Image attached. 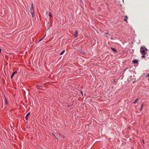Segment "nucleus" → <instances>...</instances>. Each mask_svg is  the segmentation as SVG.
Here are the masks:
<instances>
[{"mask_svg":"<svg viewBox=\"0 0 149 149\" xmlns=\"http://www.w3.org/2000/svg\"><path fill=\"white\" fill-rule=\"evenodd\" d=\"M147 51L148 49L146 47L143 46H141V47L140 51L142 54H146L147 53L146 52H147Z\"/></svg>","mask_w":149,"mask_h":149,"instance_id":"f257e3e1","label":"nucleus"},{"mask_svg":"<svg viewBox=\"0 0 149 149\" xmlns=\"http://www.w3.org/2000/svg\"><path fill=\"white\" fill-rule=\"evenodd\" d=\"M113 81H114V82H115V83H116V79H114L113 80Z\"/></svg>","mask_w":149,"mask_h":149,"instance_id":"aec40b11","label":"nucleus"},{"mask_svg":"<svg viewBox=\"0 0 149 149\" xmlns=\"http://www.w3.org/2000/svg\"><path fill=\"white\" fill-rule=\"evenodd\" d=\"M73 36H74V38H76L77 37V36H78V31L77 30H76L75 31V32L73 35Z\"/></svg>","mask_w":149,"mask_h":149,"instance_id":"f03ea898","label":"nucleus"},{"mask_svg":"<svg viewBox=\"0 0 149 149\" xmlns=\"http://www.w3.org/2000/svg\"><path fill=\"white\" fill-rule=\"evenodd\" d=\"M65 52V50H63L59 54V55H63L64 53V52Z\"/></svg>","mask_w":149,"mask_h":149,"instance_id":"1a4fd4ad","label":"nucleus"},{"mask_svg":"<svg viewBox=\"0 0 149 149\" xmlns=\"http://www.w3.org/2000/svg\"><path fill=\"white\" fill-rule=\"evenodd\" d=\"M145 57V56L144 55H143L142 56H141V58H144Z\"/></svg>","mask_w":149,"mask_h":149,"instance_id":"a211bd4d","label":"nucleus"},{"mask_svg":"<svg viewBox=\"0 0 149 149\" xmlns=\"http://www.w3.org/2000/svg\"><path fill=\"white\" fill-rule=\"evenodd\" d=\"M123 2L124 1V0H123Z\"/></svg>","mask_w":149,"mask_h":149,"instance_id":"cd10ccee","label":"nucleus"},{"mask_svg":"<svg viewBox=\"0 0 149 149\" xmlns=\"http://www.w3.org/2000/svg\"><path fill=\"white\" fill-rule=\"evenodd\" d=\"M143 143H144V141H143Z\"/></svg>","mask_w":149,"mask_h":149,"instance_id":"bb28decb","label":"nucleus"},{"mask_svg":"<svg viewBox=\"0 0 149 149\" xmlns=\"http://www.w3.org/2000/svg\"><path fill=\"white\" fill-rule=\"evenodd\" d=\"M46 35H45L44 37L43 38H41V39H40L38 41V42H40L43 39V38H45V37Z\"/></svg>","mask_w":149,"mask_h":149,"instance_id":"2eb2a0df","label":"nucleus"},{"mask_svg":"<svg viewBox=\"0 0 149 149\" xmlns=\"http://www.w3.org/2000/svg\"><path fill=\"white\" fill-rule=\"evenodd\" d=\"M81 93L82 94V95L83 94V92H82L81 91Z\"/></svg>","mask_w":149,"mask_h":149,"instance_id":"393cba45","label":"nucleus"},{"mask_svg":"<svg viewBox=\"0 0 149 149\" xmlns=\"http://www.w3.org/2000/svg\"><path fill=\"white\" fill-rule=\"evenodd\" d=\"M143 104H142L141 106V108H140V109L139 110L140 111H141L142 110V108H143Z\"/></svg>","mask_w":149,"mask_h":149,"instance_id":"f8f14e48","label":"nucleus"},{"mask_svg":"<svg viewBox=\"0 0 149 149\" xmlns=\"http://www.w3.org/2000/svg\"><path fill=\"white\" fill-rule=\"evenodd\" d=\"M111 49L113 50L114 52L115 53H117V50L115 48H114L112 47H111L110 48Z\"/></svg>","mask_w":149,"mask_h":149,"instance_id":"7ed1b4c3","label":"nucleus"},{"mask_svg":"<svg viewBox=\"0 0 149 149\" xmlns=\"http://www.w3.org/2000/svg\"><path fill=\"white\" fill-rule=\"evenodd\" d=\"M133 62L134 64H137L138 63V61L136 59H135L133 60Z\"/></svg>","mask_w":149,"mask_h":149,"instance_id":"0eeeda50","label":"nucleus"},{"mask_svg":"<svg viewBox=\"0 0 149 149\" xmlns=\"http://www.w3.org/2000/svg\"><path fill=\"white\" fill-rule=\"evenodd\" d=\"M49 16L50 17H52V14L51 13H49Z\"/></svg>","mask_w":149,"mask_h":149,"instance_id":"f3484780","label":"nucleus"},{"mask_svg":"<svg viewBox=\"0 0 149 149\" xmlns=\"http://www.w3.org/2000/svg\"><path fill=\"white\" fill-rule=\"evenodd\" d=\"M31 11V15H32V16L33 17V15H34V11L33 10V11Z\"/></svg>","mask_w":149,"mask_h":149,"instance_id":"ddd939ff","label":"nucleus"},{"mask_svg":"<svg viewBox=\"0 0 149 149\" xmlns=\"http://www.w3.org/2000/svg\"><path fill=\"white\" fill-rule=\"evenodd\" d=\"M60 135L63 138H64L65 136L64 135L62 134H60Z\"/></svg>","mask_w":149,"mask_h":149,"instance_id":"6ab92c4d","label":"nucleus"},{"mask_svg":"<svg viewBox=\"0 0 149 149\" xmlns=\"http://www.w3.org/2000/svg\"><path fill=\"white\" fill-rule=\"evenodd\" d=\"M17 73V71H15V72H13L12 73V74L11 76V77H10V79H12L13 78V77L14 74H15L16 73Z\"/></svg>","mask_w":149,"mask_h":149,"instance_id":"20e7f679","label":"nucleus"},{"mask_svg":"<svg viewBox=\"0 0 149 149\" xmlns=\"http://www.w3.org/2000/svg\"><path fill=\"white\" fill-rule=\"evenodd\" d=\"M139 99V98H137L135 101L133 102L134 104H135L137 102V101Z\"/></svg>","mask_w":149,"mask_h":149,"instance_id":"9d476101","label":"nucleus"},{"mask_svg":"<svg viewBox=\"0 0 149 149\" xmlns=\"http://www.w3.org/2000/svg\"><path fill=\"white\" fill-rule=\"evenodd\" d=\"M4 96L5 97V104H8V103L7 102V99L6 97H5V95H4Z\"/></svg>","mask_w":149,"mask_h":149,"instance_id":"6e6552de","label":"nucleus"},{"mask_svg":"<svg viewBox=\"0 0 149 149\" xmlns=\"http://www.w3.org/2000/svg\"><path fill=\"white\" fill-rule=\"evenodd\" d=\"M47 24H48V26H47V29H48L49 28V22H48L47 23Z\"/></svg>","mask_w":149,"mask_h":149,"instance_id":"dca6fc26","label":"nucleus"},{"mask_svg":"<svg viewBox=\"0 0 149 149\" xmlns=\"http://www.w3.org/2000/svg\"><path fill=\"white\" fill-rule=\"evenodd\" d=\"M78 52H79L83 54H85V53L83 50L81 49L78 50Z\"/></svg>","mask_w":149,"mask_h":149,"instance_id":"39448f33","label":"nucleus"},{"mask_svg":"<svg viewBox=\"0 0 149 149\" xmlns=\"http://www.w3.org/2000/svg\"><path fill=\"white\" fill-rule=\"evenodd\" d=\"M105 35L108 34H109V33H107V32H106V33H105Z\"/></svg>","mask_w":149,"mask_h":149,"instance_id":"412c9836","label":"nucleus"},{"mask_svg":"<svg viewBox=\"0 0 149 149\" xmlns=\"http://www.w3.org/2000/svg\"><path fill=\"white\" fill-rule=\"evenodd\" d=\"M33 3H32L31 7V11H32V10H33Z\"/></svg>","mask_w":149,"mask_h":149,"instance_id":"4468645a","label":"nucleus"},{"mask_svg":"<svg viewBox=\"0 0 149 149\" xmlns=\"http://www.w3.org/2000/svg\"><path fill=\"white\" fill-rule=\"evenodd\" d=\"M111 40H113V38H111Z\"/></svg>","mask_w":149,"mask_h":149,"instance_id":"b1692460","label":"nucleus"},{"mask_svg":"<svg viewBox=\"0 0 149 149\" xmlns=\"http://www.w3.org/2000/svg\"><path fill=\"white\" fill-rule=\"evenodd\" d=\"M30 112H29L25 116V118L26 120H27L28 119V117L30 115Z\"/></svg>","mask_w":149,"mask_h":149,"instance_id":"423d86ee","label":"nucleus"},{"mask_svg":"<svg viewBox=\"0 0 149 149\" xmlns=\"http://www.w3.org/2000/svg\"><path fill=\"white\" fill-rule=\"evenodd\" d=\"M128 18V17L126 15L125 16V19H124V21H126V22H127V19Z\"/></svg>","mask_w":149,"mask_h":149,"instance_id":"9b49d317","label":"nucleus"},{"mask_svg":"<svg viewBox=\"0 0 149 149\" xmlns=\"http://www.w3.org/2000/svg\"><path fill=\"white\" fill-rule=\"evenodd\" d=\"M147 77H149V74H148Z\"/></svg>","mask_w":149,"mask_h":149,"instance_id":"4be33fe9","label":"nucleus"},{"mask_svg":"<svg viewBox=\"0 0 149 149\" xmlns=\"http://www.w3.org/2000/svg\"><path fill=\"white\" fill-rule=\"evenodd\" d=\"M70 105H68V107H70Z\"/></svg>","mask_w":149,"mask_h":149,"instance_id":"a878e982","label":"nucleus"},{"mask_svg":"<svg viewBox=\"0 0 149 149\" xmlns=\"http://www.w3.org/2000/svg\"><path fill=\"white\" fill-rule=\"evenodd\" d=\"M1 52V49L0 48V53Z\"/></svg>","mask_w":149,"mask_h":149,"instance_id":"5701e85b","label":"nucleus"}]
</instances>
